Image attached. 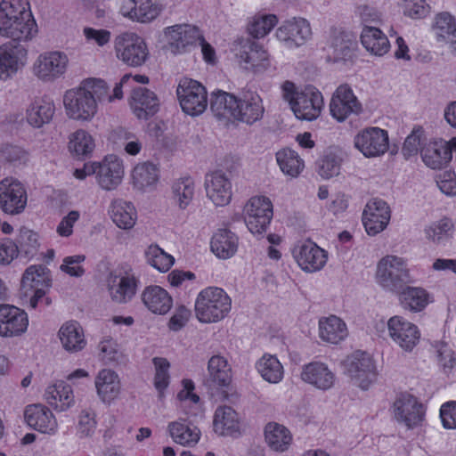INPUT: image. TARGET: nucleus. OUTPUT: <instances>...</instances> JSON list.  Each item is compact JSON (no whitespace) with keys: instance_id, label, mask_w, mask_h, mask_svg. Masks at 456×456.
I'll use <instances>...</instances> for the list:
<instances>
[{"instance_id":"1","label":"nucleus","mask_w":456,"mask_h":456,"mask_svg":"<svg viewBox=\"0 0 456 456\" xmlns=\"http://www.w3.org/2000/svg\"><path fill=\"white\" fill-rule=\"evenodd\" d=\"M108 96V85L101 78L84 79L78 87L65 93L63 103L69 118L89 121L97 112V104Z\"/></svg>"},{"instance_id":"2","label":"nucleus","mask_w":456,"mask_h":456,"mask_svg":"<svg viewBox=\"0 0 456 456\" xmlns=\"http://www.w3.org/2000/svg\"><path fill=\"white\" fill-rule=\"evenodd\" d=\"M232 300L227 293L217 287L201 290L195 301V314L202 323L223 320L231 311Z\"/></svg>"},{"instance_id":"3","label":"nucleus","mask_w":456,"mask_h":456,"mask_svg":"<svg viewBox=\"0 0 456 456\" xmlns=\"http://www.w3.org/2000/svg\"><path fill=\"white\" fill-rule=\"evenodd\" d=\"M282 92L283 98L289 102L298 119L311 121L319 117L323 103L320 92L313 90L296 92L295 85L290 81L283 83Z\"/></svg>"},{"instance_id":"4","label":"nucleus","mask_w":456,"mask_h":456,"mask_svg":"<svg viewBox=\"0 0 456 456\" xmlns=\"http://www.w3.org/2000/svg\"><path fill=\"white\" fill-rule=\"evenodd\" d=\"M376 277L381 287L395 293L412 281L405 261L396 256H387L379 262Z\"/></svg>"},{"instance_id":"5","label":"nucleus","mask_w":456,"mask_h":456,"mask_svg":"<svg viewBox=\"0 0 456 456\" xmlns=\"http://www.w3.org/2000/svg\"><path fill=\"white\" fill-rule=\"evenodd\" d=\"M176 94L183 111L190 116H199L208 107L207 90L196 80L187 77L181 79Z\"/></svg>"},{"instance_id":"6","label":"nucleus","mask_w":456,"mask_h":456,"mask_svg":"<svg viewBox=\"0 0 456 456\" xmlns=\"http://www.w3.org/2000/svg\"><path fill=\"white\" fill-rule=\"evenodd\" d=\"M273 215V204L264 196L251 198L243 209L244 221L248 231L258 236L266 232Z\"/></svg>"},{"instance_id":"7","label":"nucleus","mask_w":456,"mask_h":456,"mask_svg":"<svg viewBox=\"0 0 456 456\" xmlns=\"http://www.w3.org/2000/svg\"><path fill=\"white\" fill-rule=\"evenodd\" d=\"M232 51L244 69L255 73L266 70L270 66L268 53L249 38H239L232 45Z\"/></svg>"},{"instance_id":"8","label":"nucleus","mask_w":456,"mask_h":456,"mask_svg":"<svg viewBox=\"0 0 456 456\" xmlns=\"http://www.w3.org/2000/svg\"><path fill=\"white\" fill-rule=\"evenodd\" d=\"M117 57L131 67L142 66L149 55L144 40L134 33H124L115 39Z\"/></svg>"},{"instance_id":"9","label":"nucleus","mask_w":456,"mask_h":456,"mask_svg":"<svg viewBox=\"0 0 456 456\" xmlns=\"http://www.w3.org/2000/svg\"><path fill=\"white\" fill-rule=\"evenodd\" d=\"M69 66L68 55L60 51L46 52L38 55L33 63V74L44 82H53L62 77Z\"/></svg>"},{"instance_id":"10","label":"nucleus","mask_w":456,"mask_h":456,"mask_svg":"<svg viewBox=\"0 0 456 456\" xmlns=\"http://www.w3.org/2000/svg\"><path fill=\"white\" fill-rule=\"evenodd\" d=\"M344 364L346 372L362 389H367L376 379V365L372 357L366 352H354L346 359Z\"/></svg>"},{"instance_id":"11","label":"nucleus","mask_w":456,"mask_h":456,"mask_svg":"<svg viewBox=\"0 0 456 456\" xmlns=\"http://www.w3.org/2000/svg\"><path fill=\"white\" fill-rule=\"evenodd\" d=\"M27 192L23 184L12 177L0 181V208L11 215L23 212L27 206Z\"/></svg>"},{"instance_id":"12","label":"nucleus","mask_w":456,"mask_h":456,"mask_svg":"<svg viewBox=\"0 0 456 456\" xmlns=\"http://www.w3.org/2000/svg\"><path fill=\"white\" fill-rule=\"evenodd\" d=\"M362 110L361 102L348 85H340L333 93L330 102V111L338 122L345 121L353 114L358 115Z\"/></svg>"},{"instance_id":"13","label":"nucleus","mask_w":456,"mask_h":456,"mask_svg":"<svg viewBox=\"0 0 456 456\" xmlns=\"http://www.w3.org/2000/svg\"><path fill=\"white\" fill-rule=\"evenodd\" d=\"M28 49L20 42L11 40L0 45V78L16 74L27 63Z\"/></svg>"},{"instance_id":"14","label":"nucleus","mask_w":456,"mask_h":456,"mask_svg":"<svg viewBox=\"0 0 456 456\" xmlns=\"http://www.w3.org/2000/svg\"><path fill=\"white\" fill-rule=\"evenodd\" d=\"M354 143L365 157H378L388 149V134L379 127H368L354 136Z\"/></svg>"},{"instance_id":"15","label":"nucleus","mask_w":456,"mask_h":456,"mask_svg":"<svg viewBox=\"0 0 456 456\" xmlns=\"http://www.w3.org/2000/svg\"><path fill=\"white\" fill-rule=\"evenodd\" d=\"M389 337L406 352H411L418 344L420 333L418 327L402 316H393L387 322Z\"/></svg>"},{"instance_id":"16","label":"nucleus","mask_w":456,"mask_h":456,"mask_svg":"<svg viewBox=\"0 0 456 456\" xmlns=\"http://www.w3.org/2000/svg\"><path fill=\"white\" fill-rule=\"evenodd\" d=\"M391 212L387 203L380 199H372L365 206L362 223L369 235H376L388 224Z\"/></svg>"},{"instance_id":"17","label":"nucleus","mask_w":456,"mask_h":456,"mask_svg":"<svg viewBox=\"0 0 456 456\" xmlns=\"http://www.w3.org/2000/svg\"><path fill=\"white\" fill-rule=\"evenodd\" d=\"M293 256L302 270L309 273L321 270L328 259L327 252L310 240L296 246Z\"/></svg>"},{"instance_id":"18","label":"nucleus","mask_w":456,"mask_h":456,"mask_svg":"<svg viewBox=\"0 0 456 456\" xmlns=\"http://www.w3.org/2000/svg\"><path fill=\"white\" fill-rule=\"evenodd\" d=\"M395 419L412 428L421 423L425 411L423 405L416 397L409 394H401L394 403Z\"/></svg>"},{"instance_id":"19","label":"nucleus","mask_w":456,"mask_h":456,"mask_svg":"<svg viewBox=\"0 0 456 456\" xmlns=\"http://www.w3.org/2000/svg\"><path fill=\"white\" fill-rule=\"evenodd\" d=\"M94 175L102 189L115 190L121 183L124 176L122 161L114 155L108 156L102 162H95Z\"/></svg>"},{"instance_id":"20","label":"nucleus","mask_w":456,"mask_h":456,"mask_svg":"<svg viewBox=\"0 0 456 456\" xmlns=\"http://www.w3.org/2000/svg\"><path fill=\"white\" fill-rule=\"evenodd\" d=\"M28 314L25 311L10 305H0V336H19L27 330Z\"/></svg>"},{"instance_id":"21","label":"nucleus","mask_w":456,"mask_h":456,"mask_svg":"<svg viewBox=\"0 0 456 456\" xmlns=\"http://www.w3.org/2000/svg\"><path fill=\"white\" fill-rule=\"evenodd\" d=\"M207 196L216 206H226L232 200V182L222 171H215L206 176Z\"/></svg>"},{"instance_id":"22","label":"nucleus","mask_w":456,"mask_h":456,"mask_svg":"<svg viewBox=\"0 0 456 456\" xmlns=\"http://www.w3.org/2000/svg\"><path fill=\"white\" fill-rule=\"evenodd\" d=\"M310 23L304 18H292L284 21L276 30L279 40L290 45L300 46L311 38Z\"/></svg>"},{"instance_id":"23","label":"nucleus","mask_w":456,"mask_h":456,"mask_svg":"<svg viewBox=\"0 0 456 456\" xmlns=\"http://www.w3.org/2000/svg\"><path fill=\"white\" fill-rule=\"evenodd\" d=\"M166 36L171 51L175 53H182L190 45H196L201 38L200 29L190 24H177L167 28Z\"/></svg>"},{"instance_id":"24","label":"nucleus","mask_w":456,"mask_h":456,"mask_svg":"<svg viewBox=\"0 0 456 456\" xmlns=\"http://www.w3.org/2000/svg\"><path fill=\"white\" fill-rule=\"evenodd\" d=\"M129 103L134 114L140 119L150 118L159 109V101L156 94L142 86L132 90Z\"/></svg>"},{"instance_id":"25","label":"nucleus","mask_w":456,"mask_h":456,"mask_svg":"<svg viewBox=\"0 0 456 456\" xmlns=\"http://www.w3.org/2000/svg\"><path fill=\"white\" fill-rule=\"evenodd\" d=\"M160 4L151 0H124L121 12L125 17L141 23H149L162 12Z\"/></svg>"},{"instance_id":"26","label":"nucleus","mask_w":456,"mask_h":456,"mask_svg":"<svg viewBox=\"0 0 456 456\" xmlns=\"http://www.w3.org/2000/svg\"><path fill=\"white\" fill-rule=\"evenodd\" d=\"M301 379L304 382L322 391L332 388L336 382L335 373L327 364L321 362H313L305 365Z\"/></svg>"},{"instance_id":"27","label":"nucleus","mask_w":456,"mask_h":456,"mask_svg":"<svg viewBox=\"0 0 456 456\" xmlns=\"http://www.w3.org/2000/svg\"><path fill=\"white\" fill-rule=\"evenodd\" d=\"M236 119L247 125L262 119L265 114V107L261 97L255 92H247L238 101Z\"/></svg>"},{"instance_id":"28","label":"nucleus","mask_w":456,"mask_h":456,"mask_svg":"<svg viewBox=\"0 0 456 456\" xmlns=\"http://www.w3.org/2000/svg\"><path fill=\"white\" fill-rule=\"evenodd\" d=\"M213 426L214 431L222 436L237 437L241 433L240 418L236 411L230 406L216 408Z\"/></svg>"},{"instance_id":"29","label":"nucleus","mask_w":456,"mask_h":456,"mask_svg":"<svg viewBox=\"0 0 456 456\" xmlns=\"http://www.w3.org/2000/svg\"><path fill=\"white\" fill-rule=\"evenodd\" d=\"M24 418L29 427L41 433L54 434L57 429V421L53 412L42 404L28 405Z\"/></svg>"},{"instance_id":"30","label":"nucleus","mask_w":456,"mask_h":456,"mask_svg":"<svg viewBox=\"0 0 456 456\" xmlns=\"http://www.w3.org/2000/svg\"><path fill=\"white\" fill-rule=\"evenodd\" d=\"M239 99L232 94L216 90L210 95V110L217 119H236Z\"/></svg>"},{"instance_id":"31","label":"nucleus","mask_w":456,"mask_h":456,"mask_svg":"<svg viewBox=\"0 0 456 456\" xmlns=\"http://www.w3.org/2000/svg\"><path fill=\"white\" fill-rule=\"evenodd\" d=\"M97 395L104 403H110L120 394L121 384L118 374L109 369L100 370L94 380Z\"/></svg>"},{"instance_id":"32","label":"nucleus","mask_w":456,"mask_h":456,"mask_svg":"<svg viewBox=\"0 0 456 456\" xmlns=\"http://www.w3.org/2000/svg\"><path fill=\"white\" fill-rule=\"evenodd\" d=\"M355 47L356 43L351 35L343 31L335 32L330 39L328 58L334 62L350 61L354 55Z\"/></svg>"},{"instance_id":"33","label":"nucleus","mask_w":456,"mask_h":456,"mask_svg":"<svg viewBox=\"0 0 456 456\" xmlns=\"http://www.w3.org/2000/svg\"><path fill=\"white\" fill-rule=\"evenodd\" d=\"M37 33V26L31 12H23V16L7 25L4 31H0L1 36L20 43L32 39Z\"/></svg>"},{"instance_id":"34","label":"nucleus","mask_w":456,"mask_h":456,"mask_svg":"<svg viewBox=\"0 0 456 456\" xmlns=\"http://www.w3.org/2000/svg\"><path fill=\"white\" fill-rule=\"evenodd\" d=\"M142 300L151 312L158 314H166L173 305L168 292L157 285L146 287L142 293Z\"/></svg>"},{"instance_id":"35","label":"nucleus","mask_w":456,"mask_h":456,"mask_svg":"<svg viewBox=\"0 0 456 456\" xmlns=\"http://www.w3.org/2000/svg\"><path fill=\"white\" fill-rule=\"evenodd\" d=\"M54 111L55 107L52 100L47 97L36 98L27 109V121L34 127H42L52 120Z\"/></svg>"},{"instance_id":"36","label":"nucleus","mask_w":456,"mask_h":456,"mask_svg":"<svg viewBox=\"0 0 456 456\" xmlns=\"http://www.w3.org/2000/svg\"><path fill=\"white\" fill-rule=\"evenodd\" d=\"M136 280L134 276H118L110 274L109 278V291L113 301L123 304L130 301L135 295Z\"/></svg>"},{"instance_id":"37","label":"nucleus","mask_w":456,"mask_h":456,"mask_svg":"<svg viewBox=\"0 0 456 456\" xmlns=\"http://www.w3.org/2000/svg\"><path fill=\"white\" fill-rule=\"evenodd\" d=\"M59 338L63 348L70 353H77L86 345L83 328L75 321L67 322L61 325Z\"/></svg>"},{"instance_id":"38","label":"nucleus","mask_w":456,"mask_h":456,"mask_svg":"<svg viewBox=\"0 0 456 456\" xmlns=\"http://www.w3.org/2000/svg\"><path fill=\"white\" fill-rule=\"evenodd\" d=\"M239 238L228 229H219L211 239V250L219 258L232 257L238 249Z\"/></svg>"},{"instance_id":"39","label":"nucleus","mask_w":456,"mask_h":456,"mask_svg":"<svg viewBox=\"0 0 456 456\" xmlns=\"http://www.w3.org/2000/svg\"><path fill=\"white\" fill-rule=\"evenodd\" d=\"M421 158L424 163L433 168H441L446 165L452 159V153L446 142H430L420 151Z\"/></svg>"},{"instance_id":"40","label":"nucleus","mask_w":456,"mask_h":456,"mask_svg":"<svg viewBox=\"0 0 456 456\" xmlns=\"http://www.w3.org/2000/svg\"><path fill=\"white\" fill-rule=\"evenodd\" d=\"M167 430L173 441L183 446H193L199 442L200 437V429L185 419L170 422L167 426Z\"/></svg>"},{"instance_id":"41","label":"nucleus","mask_w":456,"mask_h":456,"mask_svg":"<svg viewBox=\"0 0 456 456\" xmlns=\"http://www.w3.org/2000/svg\"><path fill=\"white\" fill-rule=\"evenodd\" d=\"M209 378L206 380L208 387H228L232 381V370L226 359L221 355L212 356L208 363Z\"/></svg>"},{"instance_id":"42","label":"nucleus","mask_w":456,"mask_h":456,"mask_svg":"<svg viewBox=\"0 0 456 456\" xmlns=\"http://www.w3.org/2000/svg\"><path fill=\"white\" fill-rule=\"evenodd\" d=\"M319 336L323 341L338 344L347 336L346 323L335 315L321 318L319 321Z\"/></svg>"},{"instance_id":"43","label":"nucleus","mask_w":456,"mask_h":456,"mask_svg":"<svg viewBox=\"0 0 456 456\" xmlns=\"http://www.w3.org/2000/svg\"><path fill=\"white\" fill-rule=\"evenodd\" d=\"M265 438L271 450L278 452L287 451L292 442L290 431L276 422H270L265 426Z\"/></svg>"},{"instance_id":"44","label":"nucleus","mask_w":456,"mask_h":456,"mask_svg":"<svg viewBox=\"0 0 456 456\" xmlns=\"http://www.w3.org/2000/svg\"><path fill=\"white\" fill-rule=\"evenodd\" d=\"M361 42L370 53L382 56L389 50L390 44L387 36L378 28L366 26L361 34Z\"/></svg>"},{"instance_id":"45","label":"nucleus","mask_w":456,"mask_h":456,"mask_svg":"<svg viewBox=\"0 0 456 456\" xmlns=\"http://www.w3.org/2000/svg\"><path fill=\"white\" fill-rule=\"evenodd\" d=\"M397 294L402 307L411 312H420L429 303V294L420 287H411L408 284Z\"/></svg>"},{"instance_id":"46","label":"nucleus","mask_w":456,"mask_h":456,"mask_svg":"<svg viewBox=\"0 0 456 456\" xmlns=\"http://www.w3.org/2000/svg\"><path fill=\"white\" fill-rule=\"evenodd\" d=\"M45 396L47 403L60 411L68 410L74 403L72 389L63 381L48 387Z\"/></svg>"},{"instance_id":"47","label":"nucleus","mask_w":456,"mask_h":456,"mask_svg":"<svg viewBox=\"0 0 456 456\" xmlns=\"http://www.w3.org/2000/svg\"><path fill=\"white\" fill-rule=\"evenodd\" d=\"M110 214L118 227L129 230L134 227L136 220V210L131 202L121 199L111 202Z\"/></svg>"},{"instance_id":"48","label":"nucleus","mask_w":456,"mask_h":456,"mask_svg":"<svg viewBox=\"0 0 456 456\" xmlns=\"http://www.w3.org/2000/svg\"><path fill=\"white\" fill-rule=\"evenodd\" d=\"M23 12H31L28 3L22 0H2L0 3V31H4L6 26L13 23L23 16Z\"/></svg>"},{"instance_id":"49","label":"nucleus","mask_w":456,"mask_h":456,"mask_svg":"<svg viewBox=\"0 0 456 456\" xmlns=\"http://www.w3.org/2000/svg\"><path fill=\"white\" fill-rule=\"evenodd\" d=\"M434 30L438 41L456 44V19L451 13H438L436 16Z\"/></svg>"},{"instance_id":"50","label":"nucleus","mask_w":456,"mask_h":456,"mask_svg":"<svg viewBox=\"0 0 456 456\" xmlns=\"http://www.w3.org/2000/svg\"><path fill=\"white\" fill-rule=\"evenodd\" d=\"M52 285L49 270L43 265H31L25 270L21 279L23 289L49 288Z\"/></svg>"},{"instance_id":"51","label":"nucleus","mask_w":456,"mask_h":456,"mask_svg":"<svg viewBox=\"0 0 456 456\" xmlns=\"http://www.w3.org/2000/svg\"><path fill=\"white\" fill-rule=\"evenodd\" d=\"M194 192V181L189 176L176 180L172 185V200L180 209H185L190 205Z\"/></svg>"},{"instance_id":"52","label":"nucleus","mask_w":456,"mask_h":456,"mask_svg":"<svg viewBox=\"0 0 456 456\" xmlns=\"http://www.w3.org/2000/svg\"><path fill=\"white\" fill-rule=\"evenodd\" d=\"M261 377L269 383H279L283 377V367L280 361L271 354H265L256 363Z\"/></svg>"},{"instance_id":"53","label":"nucleus","mask_w":456,"mask_h":456,"mask_svg":"<svg viewBox=\"0 0 456 456\" xmlns=\"http://www.w3.org/2000/svg\"><path fill=\"white\" fill-rule=\"evenodd\" d=\"M276 159L281 170L291 177H297L304 168L303 159L297 152L290 149L279 151Z\"/></svg>"},{"instance_id":"54","label":"nucleus","mask_w":456,"mask_h":456,"mask_svg":"<svg viewBox=\"0 0 456 456\" xmlns=\"http://www.w3.org/2000/svg\"><path fill=\"white\" fill-rule=\"evenodd\" d=\"M132 177L137 189L143 191L157 183L159 179L158 169L151 163H141L134 168Z\"/></svg>"},{"instance_id":"55","label":"nucleus","mask_w":456,"mask_h":456,"mask_svg":"<svg viewBox=\"0 0 456 456\" xmlns=\"http://www.w3.org/2000/svg\"><path fill=\"white\" fill-rule=\"evenodd\" d=\"M19 254L27 259L33 258L39 248L38 235L26 227L20 230L19 237Z\"/></svg>"},{"instance_id":"56","label":"nucleus","mask_w":456,"mask_h":456,"mask_svg":"<svg viewBox=\"0 0 456 456\" xmlns=\"http://www.w3.org/2000/svg\"><path fill=\"white\" fill-rule=\"evenodd\" d=\"M94 148V140L85 130H77L69 137V149L77 156H86Z\"/></svg>"},{"instance_id":"57","label":"nucleus","mask_w":456,"mask_h":456,"mask_svg":"<svg viewBox=\"0 0 456 456\" xmlns=\"http://www.w3.org/2000/svg\"><path fill=\"white\" fill-rule=\"evenodd\" d=\"M147 262L159 272H167L173 265L175 259L157 245H151L146 251Z\"/></svg>"},{"instance_id":"58","label":"nucleus","mask_w":456,"mask_h":456,"mask_svg":"<svg viewBox=\"0 0 456 456\" xmlns=\"http://www.w3.org/2000/svg\"><path fill=\"white\" fill-rule=\"evenodd\" d=\"M452 229V222L449 218H443L433 223L425 232L429 240L435 243H440L451 236Z\"/></svg>"},{"instance_id":"59","label":"nucleus","mask_w":456,"mask_h":456,"mask_svg":"<svg viewBox=\"0 0 456 456\" xmlns=\"http://www.w3.org/2000/svg\"><path fill=\"white\" fill-rule=\"evenodd\" d=\"M318 174L324 179L337 176L340 173L341 159L335 153L329 152L318 161Z\"/></svg>"},{"instance_id":"60","label":"nucleus","mask_w":456,"mask_h":456,"mask_svg":"<svg viewBox=\"0 0 456 456\" xmlns=\"http://www.w3.org/2000/svg\"><path fill=\"white\" fill-rule=\"evenodd\" d=\"M100 355L105 364L119 363L124 354L118 343L112 338L102 340L99 345Z\"/></svg>"},{"instance_id":"61","label":"nucleus","mask_w":456,"mask_h":456,"mask_svg":"<svg viewBox=\"0 0 456 456\" xmlns=\"http://www.w3.org/2000/svg\"><path fill=\"white\" fill-rule=\"evenodd\" d=\"M277 23V18L273 14L255 18L248 26V31L256 38L264 37Z\"/></svg>"},{"instance_id":"62","label":"nucleus","mask_w":456,"mask_h":456,"mask_svg":"<svg viewBox=\"0 0 456 456\" xmlns=\"http://www.w3.org/2000/svg\"><path fill=\"white\" fill-rule=\"evenodd\" d=\"M153 363L156 370L154 385L155 387L161 392L168 386V369L170 365L167 359L161 357H155Z\"/></svg>"},{"instance_id":"63","label":"nucleus","mask_w":456,"mask_h":456,"mask_svg":"<svg viewBox=\"0 0 456 456\" xmlns=\"http://www.w3.org/2000/svg\"><path fill=\"white\" fill-rule=\"evenodd\" d=\"M1 157L7 162L16 166L27 161V152L20 146L5 144L0 148Z\"/></svg>"},{"instance_id":"64","label":"nucleus","mask_w":456,"mask_h":456,"mask_svg":"<svg viewBox=\"0 0 456 456\" xmlns=\"http://www.w3.org/2000/svg\"><path fill=\"white\" fill-rule=\"evenodd\" d=\"M436 184L440 191L448 196L456 195V176L453 173L444 171L436 177Z\"/></svg>"}]
</instances>
